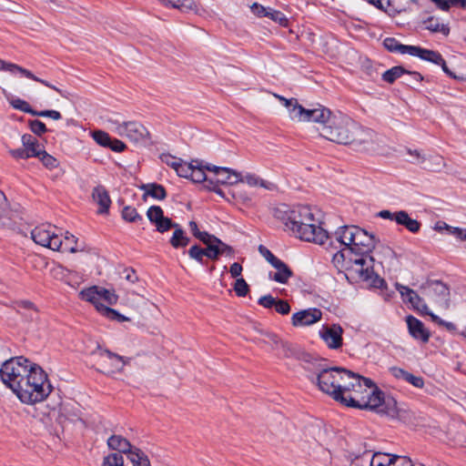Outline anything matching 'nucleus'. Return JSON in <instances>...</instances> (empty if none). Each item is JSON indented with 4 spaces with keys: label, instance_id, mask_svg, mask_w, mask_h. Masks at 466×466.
<instances>
[{
    "label": "nucleus",
    "instance_id": "nucleus-38",
    "mask_svg": "<svg viewBox=\"0 0 466 466\" xmlns=\"http://www.w3.org/2000/svg\"><path fill=\"white\" fill-rule=\"evenodd\" d=\"M101 466H124V458L119 453H109L103 458Z\"/></svg>",
    "mask_w": 466,
    "mask_h": 466
},
{
    "label": "nucleus",
    "instance_id": "nucleus-31",
    "mask_svg": "<svg viewBox=\"0 0 466 466\" xmlns=\"http://www.w3.org/2000/svg\"><path fill=\"white\" fill-rule=\"evenodd\" d=\"M383 46L390 52L400 53V54H409V55H410V52H411L410 49H412V47H413V46L402 45L393 37L385 38L383 41Z\"/></svg>",
    "mask_w": 466,
    "mask_h": 466
},
{
    "label": "nucleus",
    "instance_id": "nucleus-35",
    "mask_svg": "<svg viewBox=\"0 0 466 466\" xmlns=\"http://www.w3.org/2000/svg\"><path fill=\"white\" fill-rule=\"evenodd\" d=\"M141 188L144 190L145 196H149L157 200H162L167 196L165 188L158 184L143 185Z\"/></svg>",
    "mask_w": 466,
    "mask_h": 466
},
{
    "label": "nucleus",
    "instance_id": "nucleus-48",
    "mask_svg": "<svg viewBox=\"0 0 466 466\" xmlns=\"http://www.w3.org/2000/svg\"><path fill=\"white\" fill-rule=\"evenodd\" d=\"M160 159L163 163L172 167L175 171L177 169L182 159L169 154H162Z\"/></svg>",
    "mask_w": 466,
    "mask_h": 466
},
{
    "label": "nucleus",
    "instance_id": "nucleus-7",
    "mask_svg": "<svg viewBox=\"0 0 466 466\" xmlns=\"http://www.w3.org/2000/svg\"><path fill=\"white\" fill-rule=\"evenodd\" d=\"M275 96L283 103L287 108L289 116L291 120L297 122H314L319 125V127L328 126L333 114L329 108L324 106L318 105L314 108H305L299 104L296 98H285L284 96L275 95Z\"/></svg>",
    "mask_w": 466,
    "mask_h": 466
},
{
    "label": "nucleus",
    "instance_id": "nucleus-29",
    "mask_svg": "<svg viewBox=\"0 0 466 466\" xmlns=\"http://www.w3.org/2000/svg\"><path fill=\"white\" fill-rule=\"evenodd\" d=\"M396 223L404 226L408 230L412 233H416L420 230V224L416 219L411 218L409 214L400 210L397 212Z\"/></svg>",
    "mask_w": 466,
    "mask_h": 466
},
{
    "label": "nucleus",
    "instance_id": "nucleus-27",
    "mask_svg": "<svg viewBox=\"0 0 466 466\" xmlns=\"http://www.w3.org/2000/svg\"><path fill=\"white\" fill-rule=\"evenodd\" d=\"M273 268L276 269L274 274H269V278L279 283L286 284L292 276L291 269L282 261L279 260Z\"/></svg>",
    "mask_w": 466,
    "mask_h": 466
},
{
    "label": "nucleus",
    "instance_id": "nucleus-2",
    "mask_svg": "<svg viewBox=\"0 0 466 466\" xmlns=\"http://www.w3.org/2000/svg\"><path fill=\"white\" fill-rule=\"evenodd\" d=\"M0 379L26 405L44 401L53 390L46 372L38 364L22 356L11 358L2 364Z\"/></svg>",
    "mask_w": 466,
    "mask_h": 466
},
{
    "label": "nucleus",
    "instance_id": "nucleus-56",
    "mask_svg": "<svg viewBox=\"0 0 466 466\" xmlns=\"http://www.w3.org/2000/svg\"><path fill=\"white\" fill-rule=\"evenodd\" d=\"M196 238H198L200 241H202L205 245H207V247L211 244H214L215 241H217L218 239L215 236L210 235L206 231H200L199 234Z\"/></svg>",
    "mask_w": 466,
    "mask_h": 466
},
{
    "label": "nucleus",
    "instance_id": "nucleus-1",
    "mask_svg": "<svg viewBox=\"0 0 466 466\" xmlns=\"http://www.w3.org/2000/svg\"><path fill=\"white\" fill-rule=\"evenodd\" d=\"M331 238L344 246L333 255L332 263L344 271L347 279L375 287L382 282L374 272L375 262L381 265L382 260L376 254L370 255L376 249L373 235L357 226H344L337 228Z\"/></svg>",
    "mask_w": 466,
    "mask_h": 466
},
{
    "label": "nucleus",
    "instance_id": "nucleus-53",
    "mask_svg": "<svg viewBox=\"0 0 466 466\" xmlns=\"http://www.w3.org/2000/svg\"><path fill=\"white\" fill-rule=\"evenodd\" d=\"M278 299L271 295H265L258 299V303L265 309H274Z\"/></svg>",
    "mask_w": 466,
    "mask_h": 466
},
{
    "label": "nucleus",
    "instance_id": "nucleus-42",
    "mask_svg": "<svg viewBox=\"0 0 466 466\" xmlns=\"http://www.w3.org/2000/svg\"><path fill=\"white\" fill-rule=\"evenodd\" d=\"M122 218L128 222H137L142 220V217L137 213V209L133 207H125L122 210Z\"/></svg>",
    "mask_w": 466,
    "mask_h": 466
},
{
    "label": "nucleus",
    "instance_id": "nucleus-50",
    "mask_svg": "<svg viewBox=\"0 0 466 466\" xmlns=\"http://www.w3.org/2000/svg\"><path fill=\"white\" fill-rule=\"evenodd\" d=\"M29 127H30V130L37 136H41V135L45 134L47 130L45 123H43L40 120L29 121Z\"/></svg>",
    "mask_w": 466,
    "mask_h": 466
},
{
    "label": "nucleus",
    "instance_id": "nucleus-49",
    "mask_svg": "<svg viewBox=\"0 0 466 466\" xmlns=\"http://www.w3.org/2000/svg\"><path fill=\"white\" fill-rule=\"evenodd\" d=\"M188 255L191 258L202 263L203 258L206 256V250L195 245L189 248Z\"/></svg>",
    "mask_w": 466,
    "mask_h": 466
},
{
    "label": "nucleus",
    "instance_id": "nucleus-3",
    "mask_svg": "<svg viewBox=\"0 0 466 466\" xmlns=\"http://www.w3.org/2000/svg\"><path fill=\"white\" fill-rule=\"evenodd\" d=\"M274 217L282 222L286 231L300 240L323 245L329 238L323 228L321 213L309 206L281 204L274 209Z\"/></svg>",
    "mask_w": 466,
    "mask_h": 466
},
{
    "label": "nucleus",
    "instance_id": "nucleus-8",
    "mask_svg": "<svg viewBox=\"0 0 466 466\" xmlns=\"http://www.w3.org/2000/svg\"><path fill=\"white\" fill-rule=\"evenodd\" d=\"M350 379V371L341 368H331L321 370L317 378V384L321 391L333 400L341 402L347 381Z\"/></svg>",
    "mask_w": 466,
    "mask_h": 466
},
{
    "label": "nucleus",
    "instance_id": "nucleus-61",
    "mask_svg": "<svg viewBox=\"0 0 466 466\" xmlns=\"http://www.w3.org/2000/svg\"><path fill=\"white\" fill-rule=\"evenodd\" d=\"M205 250H206V257H208L210 259H217L219 256L217 243L208 246Z\"/></svg>",
    "mask_w": 466,
    "mask_h": 466
},
{
    "label": "nucleus",
    "instance_id": "nucleus-43",
    "mask_svg": "<svg viewBox=\"0 0 466 466\" xmlns=\"http://www.w3.org/2000/svg\"><path fill=\"white\" fill-rule=\"evenodd\" d=\"M234 290L238 297H245L249 291V287L243 278L237 279Z\"/></svg>",
    "mask_w": 466,
    "mask_h": 466
},
{
    "label": "nucleus",
    "instance_id": "nucleus-15",
    "mask_svg": "<svg viewBox=\"0 0 466 466\" xmlns=\"http://www.w3.org/2000/svg\"><path fill=\"white\" fill-rule=\"evenodd\" d=\"M319 334L329 349L337 350L342 346L343 329L340 325H324Z\"/></svg>",
    "mask_w": 466,
    "mask_h": 466
},
{
    "label": "nucleus",
    "instance_id": "nucleus-36",
    "mask_svg": "<svg viewBox=\"0 0 466 466\" xmlns=\"http://www.w3.org/2000/svg\"><path fill=\"white\" fill-rule=\"evenodd\" d=\"M54 271L56 272V276H60L61 279L64 280L69 286L76 287L79 284L78 281L75 280V278L76 277V273L61 266L55 268Z\"/></svg>",
    "mask_w": 466,
    "mask_h": 466
},
{
    "label": "nucleus",
    "instance_id": "nucleus-19",
    "mask_svg": "<svg viewBox=\"0 0 466 466\" xmlns=\"http://www.w3.org/2000/svg\"><path fill=\"white\" fill-rule=\"evenodd\" d=\"M147 217L160 233H164L173 227L171 219L164 216L163 209L158 206L150 207L147 211Z\"/></svg>",
    "mask_w": 466,
    "mask_h": 466
},
{
    "label": "nucleus",
    "instance_id": "nucleus-54",
    "mask_svg": "<svg viewBox=\"0 0 466 466\" xmlns=\"http://www.w3.org/2000/svg\"><path fill=\"white\" fill-rule=\"evenodd\" d=\"M263 342L269 345L272 349H277L282 344L279 338L273 333H265Z\"/></svg>",
    "mask_w": 466,
    "mask_h": 466
},
{
    "label": "nucleus",
    "instance_id": "nucleus-40",
    "mask_svg": "<svg viewBox=\"0 0 466 466\" xmlns=\"http://www.w3.org/2000/svg\"><path fill=\"white\" fill-rule=\"evenodd\" d=\"M93 139L101 147H108L112 137L105 131L96 130L92 133Z\"/></svg>",
    "mask_w": 466,
    "mask_h": 466
},
{
    "label": "nucleus",
    "instance_id": "nucleus-9",
    "mask_svg": "<svg viewBox=\"0 0 466 466\" xmlns=\"http://www.w3.org/2000/svg\"><path fill=\"white\" fill-rule=\"evenodd\" d=\"M79 298L82 300L87 301L94 305L96 309L104 317L117 322L128 321L129 319L116 309L106 307L101 302L100 287L92 286L87 289H82L79 292Z\"/></svg>",
    "mask_w": 466,
    "mask_h": 466
},
{
    "label": "nucleus",
    "instance_id": "nucleus-51",
    "mask_svg": "<svg viewBox=\"0 0 466 466\" xmlns=\"http://www.w3.org/2000/svg\"><path fill=\"white\" fill-rule=\"evenodd\" d=\"M192 165H193V161L191 163H187V162H185V161L182 160L180 162L177 169L176 170L177 174L179 177H185V178H189L191 168H192Z\"/></svg>",
    "mask_w": 466,
    "mask_h": 466
},
{
    "label": "nucleus",
    "instance_id": "nucleus-62",
    "mask_svg": "<svg viewBox=\"0 0 466 466\" xmlns=\"http://www.w3.org/2000/svg\"><path fill=\"white\" fill-rule=\"evenodd\" d=\"M450 235L454 236L459 240L466 241V228L452 227Z\"/></svg>",
    "mask_w": 466,
    "mask_h": 466
},
{
    "label": "nucleus",
    "instance_id": "nucleus-5",
    "mask_svg": "<svg viewBox=\"0 0 466 466\" xmlns=\"http://www.w3.org/2000/svg\"><path fill=\"white\" fill-rule=\"evenodd\" d=\"M318 129L322 137L331 142L353 145L365 151L372 147L373 133L361 127L345 115H334L328 126H323V127Z\"/></svg>",
    "mask_w": 466,
    "mask_h": 466
},
{
    "label": "nucleus",
    "instance_id": "nucleus-47",
    "mask_svg": "<svg viewBox=\"0 0 466 466\" xmlns=\"http://www.w3.org/2000/svg\"><path fill=\"white\" fill-rule=\"evenodd\" d=\"M259 254L273 267L276 263H278L280 259L278 258L273 253L267 248L265 246L260 245L258 247Z\"/></svg>",
    "mask_w": 466,
    "mask_h": 466
},
{
    "label": "nucleus",
    "instance_id": "nucleus-6",
    "mask_svg": "<svg viewBox=\"0 0 466 466\" xmlns=\"http://www.w3.org/2000/svg\"><path fill=\"white\" fill-rule=\"evenodd\" d=\"M31 236L35 243L54 251L76 253L84 250L74 235L68 232L63 235L59 228L51 224L35 227Z\"/></svg>",
    "mask_w": 466,
    "mask_h": 466
},
{
    "label": "nucleus",
    "instance_id": "nucleus-14",
    "mask_svg": "<svg viewBox=\"0 0 466 466\" xmlns=\"http://www.w3.org/2000/svg\"><path fill=\"white\" fill-rule=\"evenodd\" d=\"M103 363L104 372L108 375L122 372L128 360L124 357L116 355L107 350H101L98 352Z\"/></svg>",
    "mask_w": 466,
    "mask_h": 466
},
{
    "label": "nucleus",
    "instance_id": "nucleus-52",
    "mask_svg": "<svg viewBox=\"0 0 466 466\" xmlns=\"http://www.w3.org/2000/svg\"><path fill=\"white\" fill-rule=\"evenodd\" d=\"M267 16L269 17L270 19H272L273 21L279 23L281 25H287L288 20H287L286 16L279 11L268 8Z\"/></svg>",
    "mask_w": 466,
    "mask_h": 466
},
{
    "label": "nucleus",
    "instance_id": "nucleus-26",
    "mask_svg": "<svg viewBox=\"0 0 466 466\" xmlns=\"http://www.w3.org/2000/svg\"><path fill=\"white\" fill-rule=\"evenodd\" d=\"M239 183H246L249 187H262L266 189H272L274 187V185L271 182H268L257 174L254 173H246L244 175L240 174V181Z\"/></svg>",
    "mask_w": 466,
    "mask_h": 466
},
{
    "label": "nucleus",
    "instance_id": "nucleus-60",
    "mask_svg": "<svg viewBox=\"0 0 466 466\" xmlns=\"http://www.w3.org/2000/svg\"><path fill=\"white\" fill-rule=\"evenodd\" d=\"M405 381L410 383L416 388H422L424 386L423 379L420 376H415L411 373H409Z\"/></svg>",
    "mask_w": 466,
    "mask_h": 466
},
{
    "label": "nucleus",
    "instance_id": "nucleus-32",
    "mask_svg": "<svg viewBox=\"0 0 466 466\" xmlns=\"http://www.w3.org/2000/svg\"><path fill=\"white\" fill-rule=\"evenodd\" d=\"M425 28L432 33H441L447 36L450 34V27L443 24L439 18L430 17L424 21Z\"/></svg>",
    "mask_w": 466,
    "mask_h": 466
},
{
    "label": "nucleus",
    "instance_id": "nucleus-22",
    "mask_svg": "<svg viewBox=\"0 0 466 466\" xmlns=\"http://www.w3.org/2000/svg\"><path fill=\"white\" fill-rule=\"evenodd\" d=\"M106 445L108 449L117 451L116 453L127 456L136 448L127 439L119 434L111 435L106 441Z\"/></svg>",
    "mask_w": 466,
    "mask_h": 466
},
{
    "label": "nucleus",
    "instance_id": "nucleus-33",
    "mask_svg": "<svg viewBox=\"0 0 466 466\" xmlns=\"http://www.w3.org/2000/svg\"><path fill=\"white\" fill-rule=\"evenodd\" d=\"M205 170H207V166L204 167L198 161H193L189 179L195 183H200L208 180L212 182V178H208L207 177Z\"/></svg>",
    "mask_w": 466,
    "mask_h": 466
},
{
    "label": "nucleus",
    "instance_id": "nucleus-57",
    "mask_svg": "<svg viewBox=\"0 0 466 466\" xmlns=\"http://www.w3.org/2000/svg\"><path fill=\"white\" fill-rule=\"evenodd\" d=\"M196 238H198L200 241H202L205 245H207V247L211 244H214L215 241H217L218 239L215 236L210 235L206 231H200L199 234Z\"/></svg>",
    "mask_w": 466,
    "mask_h": 466
},
{
    "label": "nucleus",
    "instance_id": "nucleus-55",
    "mask_svg": "<svg viewBox=\"0 0 466 466\" xmlns=\"http://www.w3.org/2000/svg\"><path fill=\"white\" fill-rule=\"evenodd\" d=\"M274 309L281 315H287L290 312V306L288 301L279 299L276 302Z\"/></svg>",
    "mask_w": 466,
    "mask_h": 466
},
{
    "label": "nucleus",
    "instance_id": "nucleus-41",
    "mask_svg": "<svg viewBox=\"0 0 466 466\" xmlns=\"http://www.w3.org/2000/svg\"><path fill=\"white\" fill-rule=\"evenodd\" d=\"M101 301L106 302L108 305H115L118 300V296L114 289H107L100 287Z\"/></svg>",
    "mask_w": 466,
    "mask_h": 466
},
{
    "label": "nucleus",
    "instance_id": "nucleus-28",
    "mask_svg": "<svg viewBox=\"0 0 466 466\" xmlns=\"http://www.w3.org/2000/svg\"><path fill=\"white\" fill-rule=\"evenodd\" d=\"M14 218L15 213L9 208L5 195L0 190V225L10 226Z\"/></svg>",
    "mask_w": 466,
    "mask_h": 466
},
{
    "label": "nucleus",
    "instance_id": "nucleus-23",
    "mask_svg": "<svg viewBox=\"0 0 466 466\" xmlns=\"http://www.w3.org/2000/svg\"><path fill=\"white\" fill-rule=\"evenodd\" d=\"M93 201L98 206L99 214H106L111 205L108 192L103 186L96 187L92 191Z\"/></svg>",
    "mask_w": 466,
    "mask_h": 466
},
{
    "label": "nucleus",
    "instance_id": "nucleus-58",
    "mask_svg": "<svg viewBox=\"0 0 466 466\" xmlns=\"http://www.w3.org/2000/svg\"><path fill=\"white\" fill-rule=\"evenodd\" d=\"M35 116H43V117H50L54 120H59L62 118L60 112H58L56 110L36 111V114Z\"/></svg>",
    "mask_w": 466,
    "mask_h": 466
},
{
    "label": "nucleus",
    "instance_id": "nucleus-39",
    "mask_svg": "<svg viewBox=\"0 0 466 466\" xmlns=\"http://www.w3.org/2000/svg\"><path fill=\"white\" fill-rule=\"evenodd\" d=\"M42 164L48 169H54L58 166V161L53 156L49 155L45 149L36 157Z\"/></svg>",
    "mask_w": 466,
    "mask_h": 466
},
{
    "label": "nucleus",
    "instance_id": "nucleus-45",
    "mask_svg": "<svg viewBox=\"0 0 466 466\" xmlns=\"http://www.w3.org/2000/svg\"><path fill=\"white\" fill-rule=\"evenodd\" d=\"M407 153L410 157L409 161L413 163V164L420 165V164L424 163L425 160H426L425 155L421 151H420L418 149H410V148H409V149H407Z\"/></svg>",
    "mask_w": 466,
    "mask_h": 466
},
{
    "label": "nucleus",
    "instance_id": "nucleus-13",
    "mask_svg": "<svg viewBox=\"0 0 466 466\" xmlns=\"http://www.w3.org/2000/svg\"><path fill=\"white\" fill-rule=\"evenodd\" d=\"M0 70L1 71H6V72H9L10 74L12 75H16V74H20L29 79H32L35 82H38V83H41L43 84L44 86L51 88V89H54L55 91H56L61 96L63 97H67V94L65 90H62L58 87H56V86L50 84L49 82L44 80V79H41L39 77H37L36 76H35L31 71L16 65V64H14V63H9V62H6V61H4V60H1L0 59Z\"/></svg>",
    "mask_w": 466,
    "mask_h": 466
},
{
    "label": "nucleus",
    "instance_id": "nucleus-21",
    "mask_svg": "<svg viewBox=\"0 0 466 466\" xmlns=\"http://www.w3.org/2000/svg\"><path fill=\"white\" fill-rule=\"evenodd\" d=\"M407 76L409 77L405 79V81L413 80L415 82H420L422 77L417 72H407L403 67L401 66H394L389 70H387L382 75V79L390 84L393 83L396 79Z\"/></svg>",
    "mask_w": 466,
    "mask_h": 466
},
{
    "label": "nucleus",
    "instance_id": "nucleus-4",
    "mask_svg": "<svg viewBox=\"0 0 466 466\" xmlns=\"http://www.w3.org/2000/svg\"><path fill=\"white\" fill-rule=\"evenodd\" d=\"M340 403L348 407L375 410L391 418L400 417L394 398L385 395L371 380L351 371Z\"/></svg>",
    "mask_w": 466,
    "mask_h": 466
},
{
    "label": "nucleus",
    "instance_id": "nucleus-12",
    "mask_svg": "<svg viewBox=\"0 0 466 466\" xmlns=\"http://www.w3.org/2000/svg\"><path fill=\"white\" fill-rule=\"evenodd\" d=\"M426 295L430 300L441 309L450 307V291L448 287L441 281H432L425 288Z\"/></svg>",
    "mask_w": 466,
    "mask_h": 466
},
{
    "label": "nucleus",
    "instance_id": "nucleus-30",
    "mask_svg": "<svg viewBox=\"0 0 466 466\" xmlns=\"http://www.w3.org/2000/svg\"><path fill=\"white\" fill-rule=\"evenodd\" d=\"M172 228H175L170 238V244L175 248H185L189 243V238L185 231L177 225L173 223Z\"/></svg>",
    "mask_w": 466,
    "mask_h": 466
},
{
    "label": "nucleus",
    "instance_id": "nucleus-11",
    "mask_svg": "<svg viewBox=\"0 0 466 466\" xmlns=\"http://www.w3.org/2000/svg\"><path fill=\"white\" fill-rule=\"evenodd\" d=\"M115 132L135 143L145 142L149 136L147 129L135 121L122 122L115 127Z\"/></svg>",
    "mask_w": 466,
    "mask_h": 466
},
{
    "label": "nucleus",
    "instance_id": "nucleus-63",
    "mask_svg": "<svg viewBox=\"0 0 466 466\" xmlns=\"http://www.w3.org/2000/svg\"><path fill=\"white\" fill-rule=\"evenodd\" d=\"M108 147L111 150L119 153V152H122L125 150L126 145L121 140H118L116 138H112Z\"/></svg>",
    "mask_w": 466,
    "mask_h": 466
},
{
    "label": "nucleus",
    "instance_id": "nucleus-18",
    "mask_svg": "<svg viewBox=\"0 0 466 466\" xmlns=\"http://www.w3.org/2000/svg\"><path fill=\"white\" fill-rule=\"evenodd\" d=\"M322 318V312L316 308L303 309L294 313L291 317V323L294 327L310 326Z\"/></svg>",
    "mask_w": 466,
    "mask_h": 466
},
{
    "label": "nucleus",
    "instance_id": "nucleus-17",
    "mask_svg": "<svg viewBox=\"0 0 466 466\" xmlns=\"http://www.w3.org/2000/svg\"><path fill=\"white\" fill-rule=\"evenodd\" d=\"M207 170L214 174V179L218 184L232 186L240 181V173L228 167L208 165Z\"/></svg>",
    "mask_w": 466,
    "mask_h": 466
},
{
    "label": "nucleus",
    "instance_id": "nucleus-20",
    "mask_svg": "<svg viewBox=\"0 0 466 466\" xmlns=\"http://www.w3.org/2000/svg\"><path fill=\"white\" fill-rule=\"evenodd\" d=\"M406 322L410 334L418 340L428 342L430 339V331L424 327V324L413 316H408Z\"/></svg>",
    "mask_w": 466,
    "mask_h": 466
},
{
    "label": "nucleus",
    "instance_id": "nucleus-24",
    "mask_svg": "<svg viewBox=\"0 0 466 466\" xmlns=\"http://www.w3.org/2000/svg\"><path fill=\"white\" fill-rule=\"evenodd\" d=\"M22 145L28 154V157H36L44 147L39 144L38 140L30 134H25L21 137Z\"/></svg>",
    "mask_w": 466,
    "mask_h": 466
},
{
    "label": "nucleus",
    "instance_id": "nucleus-37",
    "mask_svg": "<svg viewBox=\"0 0 466 466\" xmlns=\"http://www.w3.org/2000/svg\"><path fill=\"white\" fill-rule=\"evenodd\" d=\"M9 102L10 105L17 110L28 113L32 116H35L36 114V110H34L26 101L21 98H12Z\"/></svg>",
    "mask_w": 466,
    "mask_h": 466
},
{
    "label": "nucleus",
    "instance_id": "nucleus-44",
    "mask_svg": "<svg viewBox=\"0 0 466 466\" xmlns=\"http://www.w3.org/2000/svg\"><path fill=\"white\" fill-rule=\"evenodd\" d=\"M215 243H217L219 256H226L228 258L234 257L235 250L232 247L222 242L219 238L217 241H215Z\"/></svg>",
    "mask_w": 466,
    "mask_h": 466
},
{
    "label": "nucleus",
    "instance_id": "nucleus-10",
    "mask_svg": "<svg viewBox=\"0 0 466 466\" xmlns=\"http://www.w3.org/2000/svg\"><path fill=\"white\" fill-rule=\"evenodd\" d=\"M361 461H366L369 466H414L408 457L385 452H366Z\"/></svg>",
    "mask_w": 466,
    "mask_h": 466
},
{
    "label": "nucleus",
    "instance_id": "nucleus-59",
    "mask_svg": "<svg viewBox=\"0 0 466 466\" xmlns=\"http://www.w3.org/2000/svg\"><path fill=\"white\" fill-rule=\"evenodd\" d=\"M390 374L399 380H406L408 375L410 372L407 370H404L403 369L398 368V367H392L390 369Z\"/></svg>",
    "mask_w": 466,
    "mask_h": 466
},
{
    "label": "nucleus",
    "instance_id": "nucleus-16",
    "mask_svg": "<svg viewBox=\"0 0 466 466\" xmlns=\"http://www.w3.org/2000/svg\"><path fill=\"white\" fill-rule=\"evenodd\" d=\"M396 289L400 292L404 302H409L412 308L422 315H429L431 310L424 303L423 299L411 289L407 286L397 283Z\"/></svg>",
    "mask_w": 466,
    "mask_h": 466
},
{
    "label": "nucleus",
    "instance_id": "nucleus-46",
    "mask_svg": "<svg viewBox=\"0 0 466 466\" xmlns=\"http://www.w3.org/2000/svg\"><path fill=\"white\" fill-rule=\"evenodd\" d=\"M431 319V320L435 323H437L440 326L444 327L449 331H455L456 330V325L452 322L446 321L441 319L439 316L435 315L433 312H430L429 315Z\"/></svg>",
    "mask_w": 466,
    "mask_h": 466
},
{
    "label": "nucleus",
    "instance_id": "nucleus-64",
    "mask_svg": "<svg viewBox=\"0 0 466 466\" xmlns=\"http://www.w3.org/2000/svg\"><path fill=\"white\" fill-rule=\"evenodd\" d=\"M9 154L15 159H27L28 154L25 152V148H17V149H10Z\"/></svg>",
    "mask_w": 466,
    "mask_h": 466
},
{
    "label": "nucleus",
    "instance_id": "nucleus-25",
    "mask_svg": "<svg viewBox=\"0 0 466 466\" xmlns=\"http://www.w3.org/2000/svg\"><path fill=\"white\" fill-rule=\"evenodd\" d=\"M410 56L420 57L422 60L431 62L433 64L442 63V56L439 52L421 48L417 46H413L410 49Z\"/></svg>",
    "mask_w": 466,
    "mask_h": 466
},
{
    "label": "nucleus",
    "instance_id": "nucleus-34",
    "mask_svg": "<svg viewBox=\"0 0 466 466\" xmlns=\"http://www.w3.org/2000/svg\"><path fill=\"white\" fill-rule=\"evenodd\" d=\"M127 459L133 466H151L147 455L137 447L127 455Z\"/></svg>",
    "mask_w": 466,
    "mask_h": 466
}]
</instances>
